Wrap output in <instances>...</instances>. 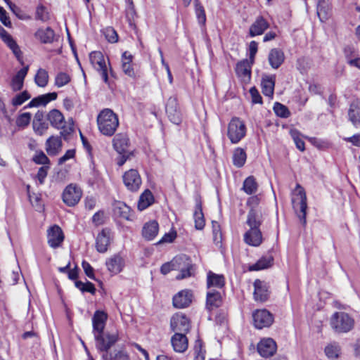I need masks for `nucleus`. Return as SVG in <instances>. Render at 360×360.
Wrapping results in <instances>:
<instances>
[{"mask_svg":"<svg viewBox=\"0 0 360 360\" xmlns=\"http://www.w3.org/2000/svg\"><path fill=\"white\" fill-rule=\"evenodd\" d=\"M32 160L36 164L43 165L44 166L49 165L50 164L49 159L41 150L37 151Z\"/></svg>","mask_w":360,"mask_h":360,"instance_id":"nucleus-52","label":"nucleus"},{"mask_svg":"<svg viewBox=\"0 0 360 360\" xmlns=\"http://www.w3.org/2000/svg\"><path fill=\"white\" fill-rule=\"evenodd\" d=\"M106 39L110 43H115L118 41V35L116 31L112 27H108L104 32Z\"/></svg>","mask_w":360,"mask_h":360,"instance_id":"nucleus-58","label":"nucleus"},{"mask_svg":"<svg viewBox=\"0 0 360 360\" xmlns=\"http://www.w3.org/2000/svg\"><path fill=\"white\" fill-rule=\"evenodd\" d=\"M46 117L51 125L56 129L63 128L65 124L63 115L57 109H53L49 111Z\"/></svg>","mask_w":360,"mask_h":360,"instance_id":"nucleus-31","label":"nucleus"},{"mask_svg":"<svg viewBox=\"0 0 360 360\" xmlns=\"http://www.w3.org/2000/svg\"><path fill=\"white\" fill-rule=\"evenodd\" d=\"M113 214L117 217L129 220L131 209L124 202L118 201L113 205Z\"/></svg>","mask_w":360,"mask_h":360,"instance_id":"nucleus-36","label":"nucleus"},{"mask_svg":"<svg viewBox=\"0 0 360 360\" xmlns=\"http://www.w3.org/2000/svg\"><path fill=\"white\" fill-rule=\"evenodd\" d=\"M195 14L198 20V22L201 26H205L206 23V14L203 6L200 3L198 0L194 1Z\"/></svg>","mask_w":360,"mask_h":360,"instance_id":"nucleus-43","label":"nucleus"},{"mask_svg":"<svg viewBox=\"0 0 360 360\" xmlns=\"http://www.w3.org/2000/svg\"><path fill=\"white\" fill-rule=\"evenodd\" d=\"M247 128L240 118L233 117L228 124L227 136L233 144L239 143L246 135Z\"/></svg>","mask_w":360,"mask_h":360,"instance_id":"nucleus-4","label":"nucleus"},{"mask_svg":"<svg viewBox=\"0 0 360 360\" xmlns=\"http://www.w3.org/2000/svg\"><path fill=\"white\" fill-rule=\"evenodd\" d=\"M171 343L176 352L183 353L188 348V339L185 334L175 333L171 338Z\"/></svg>","mask_w":360,"mask_h":360,"instance_id":"nucleus-22","label":"nucleus"},{"mask_svg":"<svg viewBox=\"0 0 360 360\" xmlns=\"http://www.w3.org/2000/svg\"><path fill=\"white\" fill-rule=\"evenodd\" d=\"M170 326L174 332L184 334L188 333L191 328L188 319L182 313H176L172 316Z\"/></svg>","mask_w":360,"mask_h":360,"instance_id":"nucleus-12","label":"nucleus"},{"mask_svg":"<svg viewBox=\"0 0 360 360\" xmlns=\"http://www.w3.org/2000/svg\"><path fill=\"white\" fill-rule=\"evenodd\" d=\"M253 323L256 328L262 329L269 327L274 322V316L268 310L257 309L252 314Z\"/></svg>","mask_w":360,"mask_h":360,"instance_id":"nucleus-7","label":"nucleus"},{"mask_svg":"<svg viewBox=\"0 0 360 360\" xmlns=\"http://www.w3.org/2000/svg\"><path fill=\"white\" fill-rule=\"evenodd\" d=\"M247 159V154L242 148H236L233 153V164L238 168L242 167Z\"/></svg>","mask_w":360,"mask_h":360,"instance_id":"nucleus-40","label":"nucleus"},{"mask_svg":"<svg viewBox=\"0 0 360 360\" xmlns=\"http://www.w3.org/2000/svg\"><path fill=\"white\" fill-rule=\"evenodd\" d=\"M112 232L110 229H103L96 238V248L98 252L104 253L110 243Z\"/></svg>","mask_w":360,"mask_h":360,"instance_id":"nucleus-17","label":"nucleus"},{"mask_svg":"<svg viewBox=\"0 0 360 360\" xmlns=\"http://www.w3.org/2000/svg\"><path fill=\"white\" fill-rule=\"evenodd\" d=\"M71 77L69 74L64 72H59L55 77L54 84L60 88L70 83Z\"/></svg>","mask_w":360,"mask_h":360,"instance_id":"nucleus-49","label":"nucleus"},{"mask_svg":"<svg viewBox=\"0 0 360 360\" xmlns=\"http://www.w3.org/2000/svg\"><path fill=\"white\" fill-rule=\"evenodd\" d=\"M58 94L56 92L48 93L46 94L40 95L34 98L27 105V107H38L39 105H46L49 102L55 101L57 98Z\"/></svg>","mask_w":360,"mask_h":360,"instance_id":"nucleus-34","label":"nucleus"},{"mask_svg":"<svg viewBox=\"0 0 360 360\" xmlns=\"http://www.w3.org/2000/svg\"><path fill=\"white\" fill-rule=\"evenodd\" d=\"M34 37L44 44H50L57 40L55 31L50 27L39 28L34 33Z\"/></svg>","mask_w":360,"mask_h":360,"instance_id":"nucleus-18","label":"nucleus"},{"mask_svg":"<svg viewBox=\"0 0 360 360\" xmlns=\"http://www.w3.org/2000/svg\"><path fill=\"white\" fill-rule=\"evenodd\" d=\"M260 199L257 195H253L250 197L247 200V205L250 207V210L248 212H250L252 210L255 212H258L260 214L262 213V210L258 207L259 204Z\"/></svg>","mask_w":360,"mask_h":360,"instance_id":"nucleus-54","label":"nucleus"},{"mask_svg":"<svg viewBox=\"0 0 360 360\" xmlns=\"http://www.w3.org/2000/svg\"><path fill=\"white\" fill-rule=\"evenodd\" d=\"M108 270L112 274H117L120 273L124 266V260L118 255H115L108 259L105 262Z\"/></svg>","mask_w":360,"mask_h":360,"instance_id":"nucleus-35","label":"nucleus"},{"mask_svg":"<svg viewBox=\"0 0 360 360\" xmlns=\"http://www.w3.org/2000/svg\"><path fill=\"white\" fill-rule=\"evenodd\" d=\"M108 319V314L103 311L97 310L92 317L93 333L94 338L97 334L103 333L105 323Z\"/></svg>","mask_w":360,"mask_h":360,"instance_id":"nucleus-15","label":"nucleus"},{"mask_svg":"<svg viewBox=\"0 0 360 360\" xmlns=\"http://www.w3.org/2000/svg\"><path fill=\"white\" fill-rule=\"evenodd\" d=\"M225 285V278L222 274H217L210 271L207 275V287L208 289L216 288L221 289Z\"/></svg>","mask_w":360,"mask_h":360,"instance_id":"nucleus-32","label":"nucleus"},{"mask_svg":"<svg viewBox=\"0 0 360 360\" xmlns=\"http://www.w3.org/2000/svg\"><path fill=\"white\" fill-rule=\"evenodd\" d=\"M193 294L191 290H183L173 297V305L175 308H186L192 302Z\"/></svg>","mask_w":360,"mask_h":360,"instance_id":"nucleus-19","label":"nucleus"},{"mask_svg":"<svg viewBox=\"0 0 360 360\" xmlns=\"http://www.w3.org/2000/svg\"><path fill=\"white\" fill-rule=\"evenodd\" d=\"M293 197L292 198V204L294 209H297V207H300V213L297 214L298 217L300 219L301 223L303 225L306 224V210L307 208V195L304 189L297 184L295 189L292 192Z\"/></svg>","mask_w":360,"mask_h":360,"instance_id":"nucleus-5","label":"nucleus"},{"mask_svg":"<svg viewBox=\"0 0 360 360\" xmlns=\"http://www.w3.org/2000/svg\"><path fill=\"white\" fill-rule=\"evenodd\" d=\"M173 259H179L174 263L175 270L180 271L185 268H193V264L191 258L186 255H179L174 257Z\"/></svg>","mask_w":360,"mask_h":360,"instance_id":"nucleus-42","label":"nucleus"},{"mask_svg":"<svg viewBox=\"0 0 360 360\" xmlns=\"http://www.w3.org/2000/svg\"><path fill=\"white\" fill-rule=\"evenodd\" d=\"M178 259H173L171 262L163 264L160 268V272L166 275L171 271L175 270L174 263H176Z\"/></svg>","mask_w":360,"mask_h":360,"instance_id":"nucleus-62","label":"nucleus"},{"mask_svg":"<svg viewBox=\"0 0 360 360\" xmlns=\"http://www.w3.org/2000/svg\"><path fill=\"white\" fill-rule=\"evenodd\" d=\"M290 134L296 145V147L300 150L304 151L305 150V143L304 141L300 137L299 132L296 130H292L291 131Z\"/></svg>","mask_w":360,"mask_h":360,"instance_id":"nucleus-56","label":"nucleus"},{"mask_svg":"<svg viewBox=\"0 0 360 360\" xmlns=\"http://www.w3.org/2000/svg\"><path fill=\"white\" fill-rule=\"evenodd\" d=\"M119 340L118 335L117 333H104L97 334L96 340V347L99 352L103 351H108L110 349L111 347L113 346Z\"/></svg>","mask_w":360,"mask_h":360,"instance_id":"nucleus-11","label":"nucleus"},{"mask_svg":"<svg viewBox=\"0 0 360 360\" xmlns=\"http://www.w3.org/2000/svg\"><path fill=\"white\" fill-rule=\"evenodd\" d=\"M133 56L128 51H124L122 55V70L123 72L130 77H135L136 74L131 63Z\"/></svg>","mask_w":360,"mask_h":360,"instance_id":"nucleus-33","label":"nucleus"},{"mask_svg":"<svg viewBox=\"0 0 360 360\" xmlns=\"http://www.w3.org/2000/svg\"><path fill=\"white\" fill-rule=\"evenodd\" d=\"M254 285V299L260 302H266L270 295L269 284L259 279H256L253 283Z\"/></svg>","mask_w":360,"mask_h":360,"instance_id":"nucleus-13","label":"nucleus"},{"mask_svg":"<svg viewBox=\"0 0 360 360\" xmlns=\"http://www.w3.org/2000/svg\"><path fill=\"white\" fill-rule=\"evenodd\" d=\"M348 119L356 128L360 127V100H354L348 110Z\"/></svg>","mask_w":360,"mask_h":360,"instance_id":"nucleus-26","label":"nucleus"},{"mask_svg":"<svg viewBox=\"0 0 360 360\" xmlns=\"http://www.w3.org/2000/svg\"><path fill=\"white\" fill-rule=\"evenodd\" d=\"M252 65L250 60L248 59L239 61L236 67V75L244 81H249L251 77Z\"/></svg>","mask_w":360,"mask_h":360,"instance_id":"nucleus-27","label":"nucleus"},{"mask_svg":"<svg viewBox=\"0 0 360 360\" xmlns=\"http://www.w3.org/2000/svg\"><path fill=\"white\" fill-rule=\"evenodd\" d=\"M30 120L31 114L30 112H24L18 117L16 123L19 127H25L29 124Z\"/></svg>","mask_w":360,"mask_h":360,"instance_id":"nucleus-59","label":"nucleus"},{"mask_svg":"<svg viewBox=\"0 0 360 360\" xmlns=\"http://www.w3.org/2000/svg\"><path fill=\"white\" fill-rule=\"evenodd\" d=\"M89 60L93 67L100 73L103 82L108 83V68L103 54L101 51H92L89 54Z\"/></svg>","mask_w":360,"mask_h":360,"instance_id":"nucleus-6","label":"nucleus"},{"mask_svg":"<svg viewBox=\"0 0 360 360\" xmlns=\"http://www.w3.org/2000/svg\"><path fill=\"white\" fill-rule=\"evenodd\" d=\"M35 19L42 22H46L50 19V13L46 6L40 4L37 7Z\"/></svg>","mask_w":360,"mask_h":360,"instance_id":"nucleus-50","label":"nucleus"},{"mask_svg":"<svg viewBox=\"0 0 360 360\" xmlns=\"http://www.w3.org/2000/svg\"><path fill=\"white\" fill-rule=\"evenodd\" d=\"M75 285L77 288H78L82 292H90L92 295H94L96 291L94 285L89 281L83 283L81 281H75Z\"/></svg>","mask_w":360,"mask_h":360,"instance_id":"nucleus-48","label":"nucleus"},{"mask_svg":"<svg viewBox=\"0 0 360 360\" xmlns=\"http://www.w3.org/2000/svg\"><path fill=\"white\" fill-rule=\"evenodd\" d=\"M340 353V347L338 342H333L325 348V354L331 360L338 358Z\"/></svg>","mask_w":360,"mask_h":360,"instance_id":"nucleus-46","label":"nucleus"},{"mask_svg":"<svg viewBox=\"0 0 360 360\" xmlns=\"http://www.w3.org/2000/svg\"><path fill=\"white\" fill-rule=\"evenodd\" d=\"M33 129L37 134L42 136L49 129V124L44 121L33 122Z\"/></svg>","mask_w":360,"mask_h":360,"instance_id":"nucleus-57","label":"nucleus"},{"mask_svg":"<svg viewBox=\"0 0 360 360\" xmlns=\"http://www.w3.org/2000/svg\"><path fill=\"white\" fill-rule=\"evenodd\" d=\"M47 239L48 243L51 248L59 247L64 240V234L61 228L58 225L50 227L47 233Z\"/></svg>","mask_w":360,"mask_h":360,"instance_id":"nucleus-16","label":"nucleus"},{"mask_svg":"<svg viewBox=\"0 0 360 360\" xmlns=\"http://www.w3.org/2000/svg\"><path fill=\"white\" fill-rule=\"evenodd\" d=\"M62 148L60 136H50L45 143V149L50 156L57 155Z\"/></svg>","mask_w":360,"mask_h":360,"instance_id":"nucleus-25","label":"nucleus"},{"mask_svg":"<svg viewBox=\"0 0 360 360\" xmlns=\"http://www.w3.org/2000/svg\"><path fill=\"white\" fill-rule=\"evenodd\" d=\"M159 230L158 223L155 221L146 222L142 229V236L147 240H152L158 235Z\"/></svg>","mask_w":360,"mask_h":360,"instance_id":"nucleus-30","label":"nucleus"},{"mask_svg":"<svg viewBox=\"0 0 360 360\" xmlns=\"http://www.w3.org/2000/svg\"><path fill=\"white\" fill-rule=\"evenodd\" d=\"M343 53L347 62L358 56L356 49L352 46H346L343 49Z\"/></svg>","mask_w":360,"mask_h":360,"instance_id":"nucleus-64","label":"nucleus"},{"mask_svg":"<svg viewBox=\"0 0 360 360\" xmlns=\"http://www.w3.org/2000/svg\"><path fill=\"white\" fill-rule=\"evenodd\" d=\"M262 222V214L254 210L248 213L246 224L249 226V229L243 236L244 242L246 244L253 247H258L262 244L263 237L260 226Z\"/></svg>","mask_w":360,"mask_h":360,"instance_id":"nucleus-1","label":"nucleus"},{"mask_svg":"<svg viewBox=\"0 0 360 360\" xmlns=\"http://www.w3.org/2000/svg\"><path fill=\"white\" fill-rule=\"evenodd\" d=\"M193 218L195 221V228L197 230H202L205 225V221L200 200H196Z\"/></svg>","mask_w":360,"mask_h":360,"instance_id":"nucleus-38","label":"nucleus"},{"mask_svg":"<svg viewBox=\"0 0 360 360\" xmlns=\"http://www.w3.org/2000/svg\"><path fill=\"white\" fill-rule=\"evenodd\" d=\"M274 258L271 255L261 257L255 264L250 266V271H259L269 268L272 265Z\"/></svg>","mask_w":360,"mask_h":360,"instance_id":"nucleus-41","label":"nucleus"},{"mask_svg":"<svg viewBox=\"0 0 360 360\" xmlns=\"http://www.w3.org/2000/svg\"><path fill=\"white\" fill-rule=\"evenodd\" d=\"M258 50V44L255 41H250L249 44V60L252 64L255 62V58Z\"/></svg>","mask_w":360,"mask_h":360,"instance_id":"nucleus-63","label":"nucleus"},{"mask_svg":"<svg viewBox=\"0 0 360 360\" xmlns=\"http://www.w3.org/2000/svg\"><path fill=\"white\" fill-rule=\"evenodd\" d=\"M114 149L119 153H124L129 151V140L125 134H117L112 139Z\"/></svg>","mask_w":360,"mask_h":360,"instance_id":"nucleus-23","label":"nucleus"},{"mask_svg":"<svg viewBox=\"0 0 360 360\" xmlns=\"http://www.w3.org/2000/svg\"><path fill=\"white\" fill-rule=\"evenodd\" d=\"M30 95L27 91H24L20 94H17L12 99V104L14 106H18L22 105L24 102L30 98Z\"/></svg>","mask_w":360,"mask_h":360,"instance_id":"nucleus-53","label":"nucleus"},{"mask_svg":"<svg viewBox=\"0 0 360 360\" xmlns=\"http://www.w3.org/2000/svg\"><path fill=\"white\" fill-rule=\"evenodd\" d=\"M29 67L20 69L11 79V86L13 91H20L23 87L24 79L27 74Z\"/></svg>","mask_w":360,"mask_h":360,"instance_id":"nucleus-29","label":"nucleus"},{"mask_svg":"<svg viewBox=\"0 0 360 360\" xmlns=\"http://www.w3.org/2000/svg\"><path fill=\"white\" fill-rule=\"evenodd\" d=\"M154 201V198L152 194V192L146 189L140 196L139 202H138V209L140 211L144 210L150 205L153 204Z\"/></svg>","mask_w":360,"mask_h":360,"instance_id":"nucleus-39","label":"nucleus"},{"mask_svg":"<svg viewBox=\"0 0 360 360\" xmlns=\"http://www.w3.org/2000/svg\"><path fill=\"white\" fill-rule=\"evenodd\" d=\"M123 182L127 188L131 191H137L142 184L141 177L136 169H131L123 174Z\"/></svg>","mask_w":360,"mask_h":360,"instance_id":"nucleus-9","label":"nucleus"},{"mask_svg":"<svg viewBox=\"0 0 360 360\" xmlns=\"http://www.w3.org/2000/svg\"><path fill=\"white\" fill-rule=\"evenodd\" d=\"M222 304V297L220 292L217 290L210 289L207 292L206 307L212 311L219 307Z\"/></svg>","mask_w":360,"mask_h":360,"instance_id":"nucleus-20","label":"nucleus"},{"mask_svg":"<svg viewBox=\"0 0 360 360\" xmlns=\"http://www.w3.org/2000/svg\"><path fill=\"white\" fill-rule=\"evenodd\" d=\"M165 111L171 122L177 125L181 122V113L176 96H170L168 98L165 105Z\"/></svg>","mask_w":360,"mask_h":360,"instance_id":"nucleus-10","label":"nucleus"},{"mask_svg":"<svg viewBox=\"0 0 360 360\" xmlns=\"http://www.w3.org/2000/svg\"><path fill=\"white\" fill-rule=\"evenodd\" d=\"M128 6L126 9V17L129 23L131 24V21L134 19V17L136 16V11L133 1L131 0H128Z\"/></svg>","mask_w":360,"mask_h":360,"instance_id":"nucleus-61","label":"nucleus"},{"mask_svg":"<svg viewBox=\"0 0 360 360\" xmlns=\"http://www.w3.org/2000/svg\"><path fill=\"white\" fill-rule=\"evenodd\" d=\"M101 352L103 360H129V355L124 349H109Z\"/></svg>","mask_w":360,"mask_h":360,"instance_id":"nucleus-37","label":"nucleus"},{"mask_svg":"<svg viewBox=\"0 0 360 360\" xmlns=\"http://www.w3.org/2000/svg\"><path fill=\"white\" fill-rule=\"evenodd\" d=\"M330 325L335 333H345L354 328V320L347 313L337 311L332 315Z\"/></svg>","mask_w":360,"mask_h":360,"instance_id":"nucleus-3","label":"nucleus"},{"mask_svg":"<svg viewBox=\"0 0 360 360\" xmlns=\"http://www.w3.org/2000/svg\"><path fill=\"white\" fill-rule=\"evenodd\" d=\"M274 111L277 116L282 118H288L290 115L288 108L278 102L274 103Z\"/></svg>","mask_w":360,"mask_h":360,"instance_id":"nucleus-51","label":"nucleus"},{"mask_svg":"<svg viewBox=\"0 0 360 360\" xmlns=\"http://www.w3.org/2000/svg\"><path fill=\"white\" fill-rule=\"evenodd\" d=\"M82 195V190L76 185L70 184L64 189L62 195L63 201L69 207L77 205Z\"/></svg>","mask_w":360,"mask_h":360,"instance_id":"nucleus-8","label":"nucleus"},{"mask_svg":"<svg viewBox=\"0 0 360 360\" xmlns=\"http://www.w3.org/2000/svg\"><path fill=\"white\" fill-rule=\"evenodd\" d=\"M62 131L60 132V136H62L65 141L70 139V136L74 131V122L71 118L69 120V124L68 127L64 125L63 128H60Z\"/></svg>","mask_w":360,"mask_h":360,"instance_id":"nucleus-55","label":"nucleus"},{"mask_svg":"<svg viewBox=\"0 0 360 360\" xmlns=\"http://www.w3.org/2000/svg\"><path fill=\"white\" fill-rule=\"evenodd\" d=\"M275 75H263L261 82L262 91L266 96L271 97L274 95L275 86Z\"/></svg>","mask_w":360,"mask_h":360,"instance_id":"nucleus-28","label":"nucleus"},{"mask_svg":"<svg viewBox=\"0 0 360 360\" xmlns=\"http://www.w3.org/2000/svg\"><path fill=\"white\" fill-rule=\"evenodd\" d=\"M257 183L253 176L246 178L243 182V190L248 195H252L257 191Z\"/></svg>","mask_w":360,"mask_h":360,"instance_id":"nucleus-45","label":"nucleus"},{"mask_svg":"<svg viewBox=\"0 0 360 360\" xmlns=\"http://www.w3.org/2000/svg\"><path fill=\"white\" fill-rule=\"evenodd\" d=\"M34 82L40 87L46 86L49 82L48 72L44 69L39 68L34 77Z\"/></svg>","mask_w":360,"mask_h":360,"instance_id":"nucleus-47","label":"nucleus"},{"mask_svg":"<svg viewBox=\"0 0 360 360\" xmlns=\"http://www.w3.org/2000/svg\"><path fill=\"white\" fill-rule=\"evenodd\" d=\"M3 41L9 47L12 51L16 58L20 61L22 60V51L16 41L13 39L11 35L5 38Z\"/></svg>","mask_w":360,"mask_h":360,"instance_id":"nucleus-44","label":"nucleus"},{"mask_svg":"<svg viewBox=\"0 0 360 360\" xmlns=\"http://www.w3.org/2000/svg\"><path fill=\"white\" fill-rule=\"evenodd\" d=\"M269 27V22L262 16H258L250 27V36L254 37L262 34Z\"/></svg>","mask_w":360,"mask_h":360,"instance_id":"nucleus-24","label":"nucleus"},{"mask_svg":"<svg viewBox=\"0 0 360 360\" xmlns=\"http://www.w3.org/2000/svg\"><path fill=\"white\" fill-rule=\"evenodd\" d=\"M317 15L321 22L326 21L329 16L328 8L319 4L317 6Z\"/></svg>","mask_w":360,"mask_h":360,"instance_id":"nucleus-60","label":"nucleus"},{"mask_svg":"<svg viewBox=\"0 0 360 360\" xmlns=\"http://www.w3.org/2000/svg\"><path fill=\"white\" fill-rule=\"evenodd\" d=\"M285 60V54L283 51L278 49L274 48L269 51L268 55V61L273 69H278L283 63Z\"/></svg>","mask_w":360,"mask_h":360,"instance_id":"nucleus-21","label":"nucleus"},{"mask_svg":"<svg viewBox=\"0 0 360 360\" xmlns=\"http://www.w3.org/2000/svg\"><path fill=\"white\" fill-rule=\"evenodd\" d=\"M277 349L276 342L272 338H264L257 345V352L265 358L273 356Z\"/></svg>","mask_w":360,"mask_h":360,"instance_id":"nucleus-14","label":"nucleus"},{"mask_svg":"<svg viewBox=\"0 0 360 360\" xmlns=\"http://www.w3.org/2000/svg\"><path fill=\"white\" fill-rule=\"evenodd\" d=\"M97 124L100 132L112 136L119 126L117 115L108 108L103 110L97 117Z\"/></svg>","mask_w":360,"mask_h":360,"instance_id":"nucleus-2","label":"nucleus"}]
</instances>
